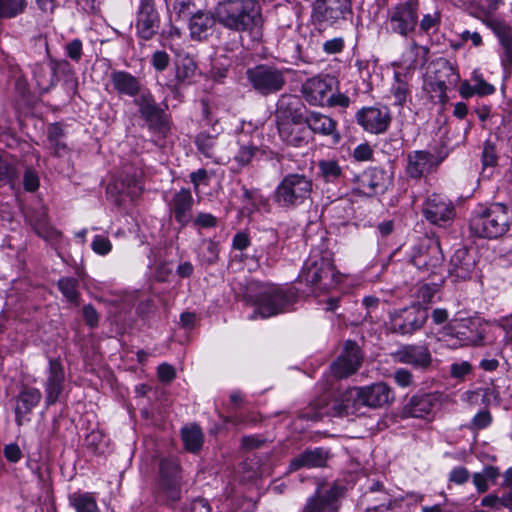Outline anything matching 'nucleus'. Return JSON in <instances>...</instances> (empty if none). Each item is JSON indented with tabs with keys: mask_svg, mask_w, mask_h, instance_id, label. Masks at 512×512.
<instances>
[{
	"mask_svg": "<svg viewBox=\"0 0 512 512\" xmlns=\"http://www.w3.org/2000/svg\"><path fill=\"white\" fill-rule=\"evenodd\" d=\"M335 80L328 75L315 76L307 79L301 88V92L308 103L314 106H324L328 101L330 92L333 91Z\"/></svg>",
	"mask_w": 512,
	"mask_h": 512,
	"instance_id": "nucleus-14",
	"label": "nucleus"
},
{
	"mask_svg": "<svg viewBox=\"0 0 512 512\" xmlns=\"http://www.w3.org/2000/svg\"><path fill=\"white\" fill-rule=\"evenodd\" d=\"M506 497V489H503L502 495L497 496L495 494H489L485 496L482 501L481 505L484 507H490L495 510H500L501 508H506V502L504 501V498Z\"/></svg>",
	"mask_w": 512,
	"mask_h": 512,
	"instance_id": "nucleus-51",
	"label": "nucleus"
},
{
	"mask_svg": "<svg viewBox=\"0 0 512 512\" xmlns=\"http://www.w3.org/2000/svg\"><path fill=\"white\" fill-rule=\"evenodd\" d=\"M390 29L402 36H408L416 27V5L413 2L395 8L389 18Z\"/></svg>",
	"mask_w": 512,
	"mask_h": 512,
	"instance_id": "nucleus-20",
	"label": "nucleus"
},
{
	"mask_svg": "<svg viewBox=\"0 0 512 512\" xmlns=\"http://www.w3.org/2000/svg\"><path fill=\"white\" fill-rule=\"evenodd\" d=\"M327 460L326 452L321 448L306 450L294 457L289 465L290 471H296L300 468H315L325 465Z\"/></svg>",
	"mask_w": 512,
	"mask_h": 512,
	"instance_id": "nucleus-33",
	"label": "nucleus"
},
{
	"mask_svg": "<svg viewBox=\"0 0 512 512\" xmlns=\"http://www.w3.org/2000/svg\"><path fill=\"white\" fill-rule=\"evenodd\" d=\"M345 41L343 37H335L322 44V50L328 55L338 54L343 51Z\"/></svg>",
	"mask_w": 512,
	"mask_h": 512,
	"instance_id": "nucleus-50",
	"label": "nucleus"
},
{
	"mask_svg": "<svg viewBox=\"0 0 512 512\" xmlns=\"http://www.w3.org/2000/svg\"><path fill=\"white\" fill-rule=\"evenodd\" d=\"M422 214L432 224H445L455 215L453 204L445 197L433 194L423 202Z\"/></svg>",
	"mask_w": 512,
	"mask_h": 512,
	"instance_id": "nucleus-16",
	"label": "nucleus"
},
{
	"mask_svg": "<svg viewBox=\"0 0 512 512\" xmlns=\"http://www.w3.org/2000/svg\"><path fill=\"white\" fill-rule=\"evenodd\" d=\"M3 453L5 458L12 463H17L22 457L21 449L15 443L5 445Z\"/></svg>",
	"mask_w": 512,
	"mask_h": 512,
	"instance_id": "nucleus-59",
	"label": "nucleus"
},
{
	"mask_svg": "<svg viewBox=\"0 0 512 512\" xmlns=\"http://www.w3.org/2000/svg\"><path fill=\"white\" fill-rule=\"evenodd\" d=\"M195 144L199 150L205 157L207 158H215V137L206 133L201 132L197 135L195 139Z\"/></svg>",
	"mask_w": 512,
	"mask_h": 512,
	"instance_id": "nucleus-43",
	"label": "nucleus"
},
{
	"mask_svg": "<svg viewBox=\"0 0 512 512\" xmlns=\"http://www.w3.org/2000/svg\"><path fill=\"white\" fill-rule=\"evenodd\" d=\"M313 191V181L310 177L289 173L277 185L273 200L281 208L291 209L302 205L310 199Z\"/></svg>",
	"mask_w": 512,
	"mask_h": 512,
	"instance_id": "nucleus-6",
	"label": "nucleus"
},
{
	"mask_svg": "<svg viewBox=\"0 0 512 512\" xmlns=\"http://www.w3.org/2000/svg\"><path fill=\"white\" fill-rule=\"evenodd\" d=\"M183 512H211L206 500L196 499L184 508Z\"/></svg>",
	"mask_w": 512,
	"mask_h": 512,
	"instance_id": "nucleus-64",
	"label": "nucleus"
},
{
	"mask_svg": "<svg viewBox=\"0 0 512 512\" xmlns=\"http://www.w3.org/2000/svg\"><path fill=\"white\" fill-rule=\"evenodd\" d=\"M441 23V14L438 9L433 10L431 13L423 15L420 28L422 31L429 33L430 31H437Z\"/></svg>",
	"mask_w": 512,
	"mask_h": 512,
	"instance_id": "nucleus-46",
	"label": "nucleus"
},
{
	"mask_svg": "<svg viewBox=\"0 0 512 512\" xmlns=\"http://www.w3.org/2000/svg\"><path fill=\"white\" fill-rule=\"evenodd\" d=\"M83 317L86 324L91 328L98 326L99 314L91 304L85 305L83 307Z\"/></svg>",
	"mask_w": 512,
	"mask_h": 512,
	"instance_id": "nucleus-58",
	"label": "nucleus"
},
{
	"mask_svg": "<svg viewBox=\"0 0 512 512\" xmlns=\"http://www.w3.org/2000/svg\"><path fill=\"white\" fill-rule=\"evenodd\" d=\"M475 268V256L466 248L456 250L450 259L449 273L457 279L466 280L471 278Z\"/></svg>",
	"mask_w": 512,
	"mask_h": 512,
	"instance_id": "nucleus-25",
	"label": "nucleus"
},
{
	"mask_svg": "<svg viewBox=\"0 0 512 512\" xmlns=\"http://www.w3.org/2000/svg\"><path fill=\"white\" fill-rule=\"evenodd\" d=\"M181 436L187 451L197 453L201 450L204 442V434L198 425L192 424L183 427Z\"/></svg>",
	"mask_w": 512,
	"mask_h": 512,
	"instance_id": "nucleus-35",
	"label": "nucleus"
},
{
	"mask_svg": "<svg viewBox=\"0 0 512 512\" xmlns=\"http://www.w3.org/2000/svg\"><path fill=\"white\" fill-rule=\"evenodd\" d=\"M351 155L355 161H369L373 157V148L368 143H361L354 148Z\"/></svg>",
	"mask_w": 512,
	"mask_h": 512,
	"instance_id": "nucleus-52",
	"label": "nucleus"
},
{
	"mask_svg": "<svg viewBox=\"0 0 512 512\" xmlns=\"http://www.w3.org/2000/svg\"><path fill=\"white\" fill-rule=\"evenodd\" d=\"M161 27V15L155 0H139L135 9V33L143 41L152 40Z\"/></svg>",
	"mask_w": 512,
	"mask_h": 512,
	"instance_id": "nucleus-9",
	"label": "nucleus"
},
{
	"mask_svg": "<svg viewBox=\"0 0 512 512\" xmlns=\"http://www.w3.org/2000/svg\"><path fill=\"white\" fill-rule=\"evenodd\" d=\"M298 294L294 287H283L271 282L250 280L245 286L243 299L255 306L256 310L249 316L268 318L284 313L297 301Z\"/></svg>",
	"mask_w": 512,
	"mask_h": 512,
	"instance_id": "nucleus-1",
	"label": "nucleus"
},
{
	"mask_svg": "<svg viewBox=\"0 0 512 512\" xmlns=\"http://www.w3.org/2000/svg\"><path fill=\"white\" fill-rule=\"evenodd\" d=\"M512 212L501 204L479 205L470 219L471 232L482 238L496 239L504 235L511 224Z\"/></svg>",
	"mask_w": 512,
	"mask_h": 512,
	"instance_id": "nucleus-3",
	"label": "nucleus"
},
{
	"mask_svg": "<svg viewBox=\"0 0 512 512\" xmlns=\"http://www.w3.org/2000/svg\"><path fill=\"white\" fill-rule=\"evenodd\" d=\"M364 406L369 408H381L394 401L393 390L384 382L373 383L359 387Z\"/></svg>",
	"mask_w": 512,
	"mask_h": 512,
	"instance_id": "nucleus-22",
	"label": "nucleus"
},
{
	"mask_svg": "<svg viewBox=\"0 0 512 512\" xmlns=\"http://www.w3.org/2000/svg\"><path fill=\"white\" fill-rule=\"evenodd\" d=\"M458 78L449 63L440 58L427 66L424 89L428 92H439L440 95H444L448 87L455 84Z\"/></svg>",
	"mask_w": 512,
	"mask_h": 512,
	"instance_id": "nucleus-10",
	"label": "nucleus"
},
{
	"mask_svg": "<svg viewBox=\"0 0 512 512\" xmlns=\"http://www.w3.org/2000/svg\"><path fill=\"white\" fill-rule=\"evenodd\" d=\"M216 22L215 8L213 12L203 10L195 12L188 24L191 39L198 41L206 39L211 35Z\"/></svg>",
	"mask_w": 512,
	"mask_h": 512,
	"instance_id": "nucleus-26",
	"label": "nucleus"
},
{
	"mask_svg": "<svg viewBox=\"0 0 512 512\" xmlns=\"http://www.w3.org/2000/svg\"><path fill=\"white\" fill-rule=\"evenodd\" d=\"M141 116L149 122H161L164 116L163 110L155 102L150 92L142 93L136 100Z\"/></svg>",
	"mask_w": 512,
	"mask_h": 512,
	"instance_id": "nucleus-34",
	"label": "nucleus"
},
{
	"mask_svg": "<svg viewBox=\"0 0 512 512\" xmlns=\"http://www.w3.org/2000/svg\"><path fill=\"white\" fill-rule=\"evenodd\" d=\"M497 163L495 147L491 143H485L482 152V164L484 167H493Z\"/></svg>",
	"mask_w": 512,
	"mask_h": 512,
	"instance_id": "nucleus-55",
	"label": "nucleus"
},
{
	"mask_svg": "<svg viewBox=\"0 0 512 512\" xmlns=\"http://www.w3.org/2000/svg\"><path fill=\"white\" fill-rule=\"evenodd\" d=\"M356 120L366 132L381 134L388 129L391 117L387 107H364L356 113Z\"/></svg>",
	"mask_w": 512,
	"mask_h": 512,
	"instance_id": "nucleus-15",
	"label": "nucleus"
},
{
	"mask_svg": "<svg viewBox=\"0 0 512 512\" xmlns=\"http://www.w3.org/2000/svg\"><path fill=\"white\" fill-rule=\"evenodd\" d=\"M169 63L170 57L167 52L163 50H157L152 54L151 65L156 71H164L169 66Z\"/></svg>",
	"mask_w": 512,
	"mask_h": 512,
	"instance_id": "nucleus-49",
	"label": "nucleus"
},
{
	"mask_svg": "<svg viewBox=\"0 0 512 512\" xmlns=\"http://www.w3.org/2000/svg\"><path fill=\"white\" fill-rule=\"evenodd\" d=\"M266 440L258 435L244 436L241 439V445L247 450H253L262 447Z\"/></svg>",
	"mask_w": 512,
	"mask_h": 512,
	"instance_id": "nucleus-60",
	"label": "nucleus"
},
{
	"mask_svg": "<svg viewBox=\"0 0 512 512\" xmlns=\"http://www.w3.org/2000/svg\"><path fill=\"white\" fill-rule=\"evenodd\" d=\"M157 374L160 381L165 383L171 382L176 376L174 367L167 363L158 366Z\"/></svg>",
	"mask_w": 512,
	"mask_h": 512,
	"instance_id": "nucleus-61",
	"label": "nucleus"
},
{
	"mask_svg": "<svg viewBox=\"0 0 512 512\" xmlns=\"http://www.w3.org/2000/svg\"><path fill=\"white\" fill-rule=\"evenodd\" d=\"M308 130L319 133L324 136H333L334 141L340 140V135L336 132L337 123L330 117L318 112H311L305 118Z\"/></svg>",
	"mask_w": 512,
	"mask_h": 512,
	"instance_id": "nucleus-32",
	"label": "nucleus"
},
{
	"mask_svg": "<svg viewBox=\"0 0 512 512\" xmlns=\"http://www.w3.org/2000/svg\"><path fill=\"white\" fill-rule=\"evenodd\" d=\"M360 388L354 387L344 391L332 403V410L336 416H347L357 414L364 406Z\"/></svg>",
	"mask_w": 512,
	"mask_h": 512,
	"instance_id": "nucleus-27",
	"label": "nucleus"
},
{
	"mask_svg": "<svg viewBox=\"0 0 512 512\" xmlns=\"http://www.w3.org/2000/svg\"><path fill=\"white\" fill-rule=\"evenodd\" d=\"M42 399V393L39 389L23 386L16 398L15 406V422L18 426H21L24 421V417L32 412V410L38 406Z\"/></svg>",
	"mask_w": 512,
	"mask_h": 512,
	"instance_id": "nucleus-24",
	"label": "nucleus"
},
{
	"mask_svg": "<svg viewBox=\"0 0 512 512\" xmlns=\"http://www.w3.org/2000/svg\"><path fill=\"white\" fill-rule=\"evenodd\" d=\"M278 133L285 143L295 147L307 144L310 137L305 122H278Z\"/></svg>",
	"mask_w": 512,
	"mask_h": 512,
	"instance_id": "nucleus-28",
	"label": "nucleus"
},
{
	"mask_svg": "<svg viewBox=\"0 0 512 512\" xmlns=\"http://www.w3.org/2000/svg\"><path fill=\"white\" fill-rule=\"evenodd\" d=\"M82 41L78 38L73 39L65 45L66 55L75 62H79L82 57Z\"/></svg>",
	"mask_w": 512,
	"mask_h": 512,
	"instance_id": "nucleus-53",
	"label": "nucleus"
},
{
	"mask_svg": "<svg viewBox=\"0 0 512 512\" xmlns=\"http://www.w3.org/2000/svg\"><path fill=\"white\" fill-rule=\"evenodd\" d=\"M17 176V171L11 161L0 156V187L12 181Z\"/></svg>",
	"mask_w": 512,
	"mask_h": 512,
	"instance_id": "nucleus-47",
	"label": "nucleus"
},
{
	"mask_svg": "<svg viewBox=\"0 0 512 512\" xmlns=\"http://www.w3.org/2000/svg\"><path fill=\"white\" fill-rule=\"evenodd\" d=\"M474 1L477 7L471 11V15L481 20L493 31L502 48L501 63L505 68L510 67L512 65V28L504 21L491 16L502 0Z\"/></svg>",
	"mask_w": 512,
	"mask_h": 512,
	"instance_id": "nucleus-5",
	"label": "nucleus"
},
{
	"mask_svg": "<svg viewBox=\"0 0 512 512\" xmlns=\"http://www.w3.org/2000/svg\"><path fill=\"white\" fill-rule=\"evenodd\" d=\"M64 367L59 359H50L46 380L44 381L45 401L48 406L55 404L64 389Z\"/></svg>",
	"mask_w": 512,
	"mask_h": 512,
	"instance_id": "nucleus-19",
	"label": "nucleus"
},
{
	"mask_svg": "<svg viewBox=\"0 0 512 512\" xmlns=\"http://www.w3.org/2000/svg\"><path fill=\"white\" fill-rule=\"evenodd\" d=\"M363 356L356 342H345L343 351L331 364V373L339 379L347 378L356 373L362 364Z\"/></svg>",
	"mask_w": 512,
	"mask_h": 512,
	"instance_id": "nucleus-12",
	"label": "nucleus"
},
{
	"mask_svg": "<svg viewBox=\"0 0 512 512\" xmlns=\"http://www.w3.org/2000/svg\"><path fill=\"white\" fill-rule=\"evenodd\" d=\"M418 247V271L428 276L436 275L441 267L443 255L438 240L425 235Z\"/></svg>",
	"mask_w": 512,
	"mask_h": 512,
	"instance_id": "nucleus-11",
	"label": "nucleus"
},
{
	"mask_svg": "<svg viewBox=\"0 0 512 512\" xmlns=\"http://www.w3.org/2000/svg\"><path fill=\"white\" fill-rule=\"evenodd\" d=\"M497 325L504 331L505 341L512 343V313L510 315L501 317L497 321Z\"/></svg>",
	"mask_w": 512,
	"mask_h": 512,
	"instance_id": "nucleus-63",
	"label": "nucleus"
},
{
	"mask_svg": "<svg viewBox=\"0 0 512 512\" xmlns=\"http://www.w3.org/2000/svg\"><path fill=\"white\" fill-rule=\"evenodd\" d=\"M388 183L389 177L385 171L379 168H370L356 177L355 190L359 194L370 197L383 193L387 189Z\"/></svg>",
	"mask_w": 512,
	"mask_h": 512,
	"instance_id": "nucleus-18",
	"label": "nucleus"
},
{
	"mask_svg": "<svg viewBox=\"0 0 512 512\" xmlns=\"http://www.w3.org/2000/svg\"><path fill=\"white\" fill-rule=\"evenodd\" d=\"M472 81L474 83V91L478 96H488L495 93V86L484 80L481 73L474 71L472 74Z\"/></svg>",
	"mask_w": 512,
	"mask_h": 512,
	"instance_id": "nucleus-45",
	"label": "nucleus"
},
{
	"mask_svg": "<svg viewBox=\"0 0 512 512\" xmlns=\"http://www.w3.org/2000/svg\"><path fill=\"white\" fill-rule=\"evenodd\" d=\"M353 14L350 0H315L312 20L318 26H335Z\"/></svg>",
	"mask_w": 512,
	"mask_h": 512,
	"instance_id": "nucleus-8",
	"label": "nucleus"
},
{
	"mask_svg": "<svg viewBox=\"0 0 512 512\" xmlns=\"http://www.w3.org/2000/svg\"><path fill=\"white\" fill-rule=\"evenodd\" d=\"M217 22L233 32L252 34L263 23L261 8L255 0H222L215 6Z\"/></svg>",
	"mask_w": 512,
	"mask_h": 512,
	"instance_id": "nucleus-2",
	"label": "nucleus"
},
{
	"mask_svg": "<svg viewBox=\"0 0 512 512\" xmlns=\"http://www.w3.org/2000/svg\"><path fill=\"white\" fill-rule=\"evenodd\" d=\"M109 83L118 95L136 97L141 91L140 79L124 70L111 71Z\"/></svg>",
	"mask_w": 512,
	"mask_h": 512,
	"instance_id": "nucleus-23",
	"label": "nucleus"
},
{
	"mask_svg": "<svg viewBox=\"0 0 512 512\" xmlns=\"http://www.w3.org/2000/svg\"><path fill=\"white\" fill-rule=\"evenodd\" d=\"M298 279L319 291L334 288L340 282V276L333 265L330 253H320L318 250L311 252Z\"/></svg>",
	"mask_w": 512,
	"mask_h": 512,
	"instance_id": "nucleus-4",
	"label": "nucleus"
},
{
	"mask_svg": "<svg viewBox=\"0 0 512 512\" xmlns=\"http://www.w3.org/2000/svg\"><path fill=\"white\" fill-rule=\"evenodd\" d=\"M500 472L496 467L487 466L481 472L473 474V483L479 493H484L489 488V482H494Z\"/></svg>",
	"mask_w": 512,
	"mask_h": 512,
	"instance_id": "nucleus-37",
	"label": "nucleus"
},
{
	"mask_svg": "<svg viewBox=\"0 0 512 512\" xmlns=\"http://www.w3.org/2000/svg\"><path fill=\"white\" fill-rule=\"evenodd\" d=\"M437 405V397L433 394H425L418 399V418L431 421L434 417V408Z\"/></svg>",
	"mask_w": 512,
	"mask_h": 512,
	"instance_id": "nucleus-42",
	"label": "nucleus"
},
{
	"mask_svg": "<svg viewBox=\"0 0 512 512\" xmlns=\"http://www.w3.org/2000/svg\"><path fill=\"white\" fill-rule=\"evenodd\" d=\"M192 4V0H170V9H167L169 13H174L177 18H180L182 14L186 13Z\"/></svg>",
	"mask_w": 512,
	"mask_h": 512,
	"instance_id": "nucleus-57",
	"label": "nucleus"
},
{
	"mask_svg": "<svg viewBox=\"0 0 512 512\" xmlns=\"http://www.w3.org/2000/svg\"><path fill=\"white\" fill-rule=\"evenodd\" d=\"M441 161V158L429 152L418 151V174L429 173L437 167Z\"/></svg>",
	"mask_w": 512,
	"mask_h": 512,
	"instance_id": "nucleus-44",
	"label": "nucleus"
},
{
	"mask_svg": "<svg viewBox=\"0 0 512 512\" xmlns=\"http://www.w3.org/2000/svg\"><path fill=\"white\" fill-rule=\"evenodd\" d=\"M175 78L171 87L178 89L183 85H188L192 82L195 76L197 65L192 56L188 53H177L175 62Z\"/></svg>",
	"mask_w": 512,
	"mask_h": 512,
	"instance_id": "nucleus-30",
	"label": "nucleus"
},
{
	"mask_svg": "<svg viewBox=\"0 0 512 512\" xmlns=\"http://www.w3.org/2000/svg\"><path fill=\"white\" fill-rule=\"evenodd\" d=\"M179 464L175 459H163L160 462V477L158 488L169 501L180 499Z\"/></svg>",
	"mask_w": 512,
	"mask_h": 512,
	"instance_id": "nucleus-13",
	"label": "nucleus"
},
{
	"mask_svg": "<svg viewBox=\"0 0 512 512\" xmlns=\"http://www.w3.org/2000/svg\"><path fill=\"white\" fill-rule=\"evenodd\" d=\"M256 149L250 146L240 147L238 153L235 155V161L240 165H247L255 154Z\"/></svg>",
	"mask_w": 512,
	"mask_h": 512,
	"instance_id": "nucleus-62",
	"label": "nucleus"
},
{
	"mask_svg": "<svg viewBox=\"0 0 512 512\" xmlns=\"http://www.w3.org/2000/svg\"><path fill=\"white\" fill-rule=\"evenodd\" d=\"M79 281L74 277H61L57 286L67 301L78 304L80 292L78 290Z\"/></svg>",
	"mask_w": 512,
	"mask_h": 512,
	"instance_id": "nucleus-38",
	"label": "nucleus"
},
{
	"mask_svg": "<svg viewBox=\"0 0 512 512\" xmlns=\"http://www.w3.org/2000/svg\"><path fill=\"white\" fill-rule=\"evenodd\" d=\"M26 6V0H0V18H14L22 14Z\"/></svg>",
	"mask_w": 512,
	"mask_h": 512,
	"instance_id": "nucleus-40",
	"label": "nucleus"
},
{
	"mask_svg": "<svg viewBox=\"0 0 512 512\" xmlns=\"http://www.w3.org/2000/svg\"><path fill=\"white\" fill-rule=\"evenodd\" d=\"M472 370V366L467 361L456 362L451 365L450 373L453 378L463 379Z\"/></svg>",
	"mask_w": 512,
	"mask_h": 512,
	"instance_id": "nucleus-56",
	"label": "nucleus"
},
{
	"mask_svg": "<svg viewBox=\"0 0 512 512\" xmlns=\"http://www.w3.org/2000/svg\"><path fill=\"white\" fill-rule=\"evenodd\" d=\"M288 69H280L273 65L260 64L249 68L247 80L253 89L262 96H268L281 91L287 83Z\"/></svg>",
	"mask_w": 512,
	"mask_h": 512,
	"instance_id": "nucleus-7",
	"label": "nucleus"
},
{
	"mask_svg": "<svg viewBox=\"0 0 512 512\" xmlns=\"http://www.w3.org/2000/svg\"><path fill=\"white\" fill-rule=\"evenodd\" d=\"M59 62L50 58L47 63H37L33 67V76L38 88L48 92L58 82L57 70Z\"/></svg>",
	"mask_w": 512,
	"mask_h": 512,
	"instance_id": "nucleus-31",
	"label": "nucleus"
},
{
	"mask_svg": "<svg viewBox=\"0 0 512 512\" xmlns=\"http://www.w3.org/2000/svg\"><path fill=\"white\" fill-rule=\"evenodd\" d=\"M319 173L325 182H335L342 176V169L337 161L322 160L318 163Z\"/></svg>",
	"mask_w": 512,
	"mask_h": 512,
	"instance_id": "nucleus-39",
	"label": "nucleus"
},
{
	"mask_svg": "<svg viewBox=\"0 0 512 512\" xmlns=\"http://www.w3.org/2000/svg\"><path fill=\"white\" fill-rule=\"evenodd\" d=\"M339 497V490L337 487H331L327 490L317 489L316 492L310 496L302 512H337Z\"/></svg>",
	"mask_w": 512,
	"mask_h": 512,
	"instance_id": "nucleus-21",
	"label": "nucleus"
},
{
	"mask_svg": "<svg viewBox=\"0 0 512 512\" xmlns=\"http://www.w3.org/2000/svg\"><path fill=\"white\" fill-rule=\"evenodd\" d=\"M199 258L207 265L216 263L219 258V244L212 239L203 240Z\"/></svg>",
	"mask_w": 512,
	"mask_h": 512,
	"instance_id": "nucleus-41",
	"label": "nucleus"
},
{
	"mask_svg": "<svg viewBox=\"0 0 512 512\" xmlns=\"http://www.w3.org/2000/svg\"><path fill=\"white\" fill-rule=\"evenodd\" d=\"M194 199L190 189L181 188L167 201L169 212L174 220L185 227L192 221Z\"/></svg>",
	"mask_w": 512,
	"mask_h": 512,
	"instance_id": "nucleus-17",
	"label": "nucleus"
},
{
	"mask_svg": "<svg viewBox=\"0 0 512 512\" xmlns=\"http://www.w3.org/2000/svg\"><path fill=\"white\" fill-rule=\"evenodd\" d=\"M70 504L77 512H97L98 506L92 493H73L69 496Z\"/></svg>",
	"mask_w": 512,
	"mask_h": 512,
	"instance_id": "nucleus-36",
	"label": "nucleus"
},
{
	"mask_svg": "<svg viewBox=\"0 0 512 512\" xmlns=\"http://www.w3.org/2000/svg\"><path fill=\"white\" fill-rule=\"evenodd\" d=\"M303 104L294 95H282L277 103L276 117L278 122H305L303 115Z\"/></svg>",
	"mask_w": 512,
	"mask_h": 512,
	"instance_id": "nucleus-29",
	"label": "nucleus"
},
{
	"mask_svg": "<svg viewBox=\"0 0 512 512\" xmlns=\"http://www.w3.org/2000/svg\"><path fill=\"white\" fill-rule=\"evenodd\" d=\"M92 250L99 255H106L112 249L111 241L102 235H96L91 243Z\"/></svg>",
	"mask_w": 512,
	"mask_h": 512,
	"instance_id": "nucleus-48",
	"label": "nucleus"
},
{
	"mask_svg": "<svg viewBox=\"0 0 512 512\" xmlns=\"http://www.w3.org/2000/svg\"><path fill=\"white\" fill-rule=\"evenodd\" d=\"M193 224L199 228H212L217 225V218L211 213L200 212L193 219Z\"/></svg>",
	"mask_w": 512,
	"mask_h": 512,
	"instance_id": "nucleus-54",
	"label": "nucleus"
}]
</instances>
